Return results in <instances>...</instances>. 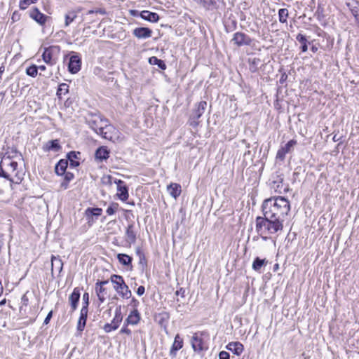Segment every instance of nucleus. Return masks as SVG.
I'll return each instance as SVG.
<instances>
[{
	"label": "nucleus",
	"mask_w": 359,
	"mask_h": 359,
	"mask_svg": "<svg viewBox=\"0 0 359 359\" xmlns=\"http://www.w3.org/2000/svg\"><path fill=\"white\" fill-rule=\"evenodd\" d=\"M117 259L122 265L126 266H131L133 258L130 256L119 253L117 255Z\"/></svg>",
	"instance_id": "a878e982"
},
{
	"label": "nucleus",
	"mask_w": 359,
	"mask_h": 359,
	"mask_svg": "<svg viewBox=\"0 0 359 359\" xmlns=\"http://www.w3.org/2000/svg\"><path fill=\"white\" fill-rule=\"evenodd\" d=\"M134 223L132 222L128 224L126 231V241L128 244H134L136 241V233L134 231Z\"/></svg>",
	"instance_id": "dca6fc26"
},
{
	"label": "nucleus",
	"mask_w": 359,
	"mask_h": 359,
	"mask_svg": "<svg viewBox=\"0 0 359 359\" xmlns=\"http://www.w3.org/2000/svg\"><path fill=\"white\" fill-rule=\"evenodd\" d=\"M152 32L148 27H139L133 30V35L138 39H146L151 36Z\"/></svg>",
	"instance_id": "9d476101"
},
{
	"label": "nucleus",
	"mask_w": 359,
	"mask_h": 359,
	"mask_svg": "<svg viewBox=\"0 0 359 359\" xmlns=\"http://www.w3.org/2000/svg\"><path fill=\"white\" fill-rule=\"evenodd\" d=\"M140 320L141 316L138 310L137 309H134L130 312L128 318L125 320V324H126V325H136L140 323Z\"/></svg>",
	"instance_id": "4468645a"
},
{
	"label": "nucleus",
	"mask_w": 359,
	"mask_h": 359,
	"mask_svg": "<svg viewBox=\"0 0 359 359\" xmlns=\"http://www.w3.org/2000/svg\"><path fill=\"white\" fill-rule=\"evenodd\" d=\"M145 292V288L144 286L141 285L140 286L137 290V294L139 295V296H142L144 294Z\"/></svg>",
	"instance_id": "864d4df0"
},
{
	"label": "nucleus",
	"mask_w": 359,
	"mask_h": 359,
	"mask_svg": "<svg viewBox=\"0 0 359 359\" xmlns=\"http://www.w3.org/2000/svg\"><path fill=\"white\" fill-rule=\"evenodd\" d=\"M68 166L67 160L61 159L55 167V172L57 175H63L65 172H66V169Z\"/></svg>",
	"instance_id": "393cba45"
},
{
	"label": "nucleus",
	"mask_w": 359,
	"mask_h": 359,
	"mask_svg": "<svg viewBox=\"0 0 359 359\" xmlns=\"http://www.w3.org/2000/svg\"><path fill=\"white\" fill-rule=\"evenodd\" d=\"M140 16L144 20L150 22H157L160 18L158 13L149 11H142L140 13Z\"/></svg>",
	"instance_id": "aec40b11"
},
{
	"label": "nucleus",
	"mask_w": 359,
	"mask_h": 359,
	"mask_svg": "<svg viewBox=\"0 0 359 359\" xmlns=\"http://www.w3.org/2000/svg\"><path fill=\"white\" fill-rule=\"evenodd\" d=\"M207 107L206 101H201L198 103L196 108L194 110L189 118V124L192 127H197L199 125L198 119L205 112Z\"/></svg>",
	"instance_id": "39448f33"
},
{
	"label": "nucleus",
	"mask_w": 359,
	"mask_h": 359,
	"mask_svg": "<svg viewBox=\"0 0 359 359\" xmlns=\"http://www.w3.org/2000/svg\"><path fill=\"white\" fill-rule=\"evenodd\" d=\"M64 177V182L61 183V187H62L64 189H67L68 184L70 181H72L74 177V175L70 172H66L63 174Z\"/></svg>",
	"instance_id": "72a5a7b5"
},
{
	"label": "nucleus",
	"mask_w": 359,
	"mask_h": 359,
	"mask_svg": "<svg viewBox=\"0 0 359 359\" xmlns=\"http://www.w3.org/2000/svg\"><path fill=\"white\" fill-rule=\"evenodd\" d=\"M203 333H195L191 340V346L194 351L201 352L205 349L204 342L201 336Z\"/></svg>",
	"instance_id": "9b49d317"
},
{
	"label": "nucleus",
	"mask_w": 359,
	"mask_h": 359,
	"mask_svg": "<svg viewBox=\"0 0 359 359\" xmlns=\"http://www.w3.org/2000/svg\"><path fill=\"white\" fill-rule=\"evenodd\" d=\"M0 177H2L11 182H13V179L11 177V173L7 170H4V168L2 166V162L0 163Z\"/></svg>",
	"instance_id": "58836bf2"
},
{
	"label": "nucleus",
	"mask_w": 359,
	"mask_h": 359,
	"mask_svg": "<svg viewBox=\"0 0 359 359\" xmlns=\"http://www.w3.org/2000/svg\"><path fill=\"white\" fill-rule=\"evenodd\" d=\"M77 18V12L69 11L65 15V26L68 27Z\"/></svg>",
	"instance_id": "cd10ccee"
},
{
	"label": "nucleus",
	"mask_w": 359,
	"mask_h": 359,
	"mask_svg": "<svg viewBox=\"0 0 359 359\" xmlns=\"http://www.w3.org/2000/svg\"><path fill=\"white\" fill-rule=\"evenodd\" d=\"M123 320V316L121 314V306H118L115 310V316L110 323H106L104 325V330L105 332L109 333L113 330H116L119 327Z\"/></svg>",
	"instance_id": "423d86ee"
},
{
	"label": "nucleus",
	"mask_w": 359,
	"mask_h": 359,
	"mask_svg": "<svg viewBox=\"0 0 359 359\" xmlns=\"http://www.w3.org/2000/svg\"><path fill=\"white\" fill-rule=\"evenodd\" d=\"M5 304V300L0 302V306Z\"/></svg>",
	"instance_id": "0e129e2a"
},
{
	"label": "nucleus",
	"mask_w": 359,
	"mask_h": 359,
	"mask_svg": "<svg viewBox=\"0 0 359 359\" xmlns=\"http://www.w3.org/2000/svg\"><path fill=\"white\" fill-rule=\"evenodd\" d=\"M260 62L259 58H254L250 61V69L252 72H255L257 70V65Z\"/></svg>",
	"instance_id": "79ce46f5"
},
{
	"label": "nucleus",
	"mask_w": 359,
	"mask_h": 359,
	"mask_svg": "<svg viewBox=\"0 0 359 359\" xmlns=\"http://www.w3.org/2000/svg\"><path fill=\"white\" fill-rule=\"evenodd\" d=\"M60 53V48L59 46H50L44 48L42 58L47 65L53 66L56 64Z\"/></svg>",
	"instance_id": "20e7f679"
},
{
	"label": "nucleus",
	"mask_w": 359,
	"mask_h": 359,
	"mask_svg": "<svg viewBox=\"0 0 359 359\" xmlns=\"http://www.w3.org/2000/svg\"><path fill=\"white\" fill-rule=\"evenodd\" d=\"M137 253H138V254H139V255H140V262H142V259H144V255L142 253H141V252H140V250H138V251H137Z\"/></svg>",
	"instance_id": "bf43d9fd"
},
{
	"label": "nucleus",
	"mask_w": 359,
	"mask_h": 359,
	"mask_svg": "<svg viewBox=\"0 0 359 359\" xmlns=\"http://www.w3.org/2000/svg\"><path fill=\"white\" fill-rule=\"evenodd\" d=\"M219 359H230L229 353L222 351L219 353Z\"/></svg>",
	"instance_id": "09e8293b"
},
{
	"label": "nucleus",
	"mask_w": 359,
	"mask_h": 359,
	"mask_svg": "<svg viewBox=\"0 0 359 359\" xmlns=\"http://www.w3.org/2000/svg\"><path fill=\"white\" fill-rule=\"evenodd\" d=\"M61 149H62V147L60 144V141L58 140H53L48 141L43 147V149L46 152H48L50 151L57 152V151H60Z\"/></svg>",
	"instance_id": "a211bd4d"
},
{
	"label": "nucleus",
	"mask_w": 359,
	"mask_h": 359,
	"mask_svg": "<svg viewBox=\"0 0 359 359\" xmlns=\"http://www.w3.org/2000/svg\"><path fill=\"white\" fill-rule=\"evenodd\" d=\"M311 50L312 52L316 53L318 50V48L316 46H312Z\"/></svg>",
	"instance_id": "052dcab7"
},
{
	"label": "nucleus",
	"mask_w": 359,
	"mask_h": 359,
	"mask_svg": "<svg viewBox=\"0 0 359 359\" xmlns=\"http://www.w3.org/2000/svg\"><path fill=\"white\" fill-rule=\"evenodd\" d=\"M55 264L57 266L58 271L60 272L62 269L63 263L60 258H57L55 256L52 255L51 256V273H52V276H53V271H54L53 268H54Z\"/></svg>",
	"instance_id": "7c9ffc66"
},
{
	"label": "nucleus",
	"mask_w": 359,
	"mask_h": 359,
	"mask_svg": "<svg viewBox=\"0 0 359 359\" xmlns=\"http://www.w3.org/2000/svg\"><path fill=\"white\" fill-rule=\"evenodd\" d=\"M29 16L41 25H43L48 18L45 14L41 13L40 11L36 7L30 11Z\"/></svg>",
	"instance_id": "f8f14e48"
},
{
	"label": "nucleus",
	"mask_w": 359,
	"mask_h": 359,
	"mask_svg": "<svg viewBox=\"0 0 359 359\" xmlns=\"http://www.w3.org/2000/svg\"><path fill=\"white\" fill-rule=\"evenodd\" d=\"M286 154L287 153L281 147L277 151L276 158L280 161H283L285 158Z\"/></svg>",
	"instance_id": "37998d69"
},
{
	"label": "nucleus",
	"mask_w": 359,
	"mask_h": 359,
	"mask_svg": "<svg viewBox=\"0 0 359 359\" xmlns=\"http://www.w3.org/2000/svg\"><path fill=\"white\" fill-rule=\"evenodd\" d=\"M205 6L208 9H212L217 7V2L215 0H206L205 1Z\"/></svg>",
	"instance_id": "c03bdc74"
},
{
	"label": "nucleus",
	"mask_w": 359,
	"mask_h": 359,
	"mask_svg": "<svg viewBox=\"0 0 359 359\" xmlns=\"http://www.w3.org/2000/svg\"><path fill=\"white\" fill-rule=\"evenodd\" d=\"M176 295H180L182 297H185V290L182 287H180L175 292Z\"/></svg>",
	"instance_id": "3c124183"
},
{
	"label": "nucleus",
	"mask_w": 359,
	"mask_h": 359,
	"mask_svg": "<svg viewBox=\"0 0 359 359\" xmlns=\"http://www.w3.org/2000/svg\"><path fill=\"white\" fill-rule=\"evenodd\" d=\"M267 263L266 259H260L259 257H256L252 263V269L256 271H259L261 268Z\"/></svg>",
	"instance_id": "2f4dec72"
},
{
	"label": "nucleus",
	"mask_w": 359,
	"mask_h": 359,
	"mask_svg": "<svg viewBox=\"0 0 359 359\" xmlns=\"http://www.w3.org/2000/svg\"><path fill=\"white\" fill-rule=\"evenodd\" d=\"M95 292L97 295L98 299L101 303L105 301L106 288L95 284Z\"/></svg>",
	"instance_id": "473e14b6"
},
{
	"label": "nucleus",
	"mask_w": 359,
	"mask_h": 359,
	"mask_svg": "<svg viewBox=\"0 0 359 359\" xmlns=\"http://www.w3.org/2000/svg\"><path fill=\"white\" fill-rule=\"evenodd\" d=\"M226 348L231 351L233 354L240 355L244 350V346L239 341H232L226 345Z\"/></svg>",
	"instance_id": "f3484780"
},
{
	"label": "nucleus",
	"mask_w": 359,
	"mask_h": 359,
	"mask_svg": "<svg viewBox=\"0 0 359 359\" xmlns=\"http://www.w3.org/2000/svg\"><path fill=\"white\" fill-rule=\"evenodd\" d=\"M183 346V339L177 334L174 339V342L170 351V355L175 358L177 355V351L181 349Z\"/></svg>",
	"instance_id": "6ab92c4d"
},
{
	"label": "nucleus",
	"mask_w": 359,
	"mask_h": 359,
	"mask_svg": "<svg viewBox=\"0 0 359 359\" xmlns=\"http://www.w3.org/2000/svg\"><path fill=\"white\" fill-rule=\"evenodd\" d=\"M118 208V204L117 203H112L107 209L106 212L108 215H114Z\"/></svg>",
	"instance_id": "ea45409f"
},
{
	"label": "nucleus",
	"mask_w": 359,
	"mask_h": 359,
	"mask_svg": "<svg viewBox=\"0 0 359 359\" xmlns=\"http://www.w3.org/2000/svg\"><path fill=\"white\" fill-rule=\"evenodd\" d=\"M167 189L170 195L175 199L180 196L182 192L181 186L177 183H171L168 186Z\"/></svg>",
	"instance_id": "5701e85b"
},
{
	"label": "nucleus",
	"mask_w": 359,
	"mask_h": 359,
	"mask_svg": "<svg viewBox=\"0 0 359 359\" xmlns=\"http://www.w3.org/2000/svg\"><path fill=\"white\" fill-rule=\"evenodd\" d=\"M81 66V59L78 53H73L71 55L68 64V71L71 74H76L80 69Z\"/></svg>",
	"instance_id": "6e6552de"
},
{
	"label": "nucleus",
	"mask_w": 359,
	"mask_h": 359,
	"mask_svg": "<svg viewBox=\"0 0 359 359\" xmlns=\"http://www.w3.org/2000/svg\"><path fill=\"white\" fill-rule=\"evenodd\" d=\"M149 63L152 65H157L162 70H165L166 69V65L164 61L155 56H152L149 58Z\"/></svg>",
	"instance_id": "c85d7f7f"
},
{
	"label": "nucleus",
	"mask_w": 359,
	"mask_h": 359,
	"mask_svg": "<svg viewBox=\"0 0 359 359\" xmlns=\"http://www.w3.org/2000/svg\"><path fill=\"white\" fill-rule=\"evenodd\" d=\"M297 144V141L294 140H291L289 142H287V144H285L284 147H282V148L287 152L290 153L291 152L292 148Z\"/></svg>",
	"instance_id": "a19ab883"
},
{
	"label": "nucleus",
	"mask_w": 359,
	"mask_h": 359,
	"mask_svg": "<svg viewBox=\"0 0 359 359\" xmlns=\"http://www.w3.org/2000/svg\"><path fill=\"white\" fill-rule=\"evenodd\" d=\"M111 282L114 284V290L123 299H129L132 296V292L128 286L126 284L123 278L120 275L113 274L110 278Z\"/></svg>",
	"instance_id": "7ed1b4c3"
},
{
	"label": "nucleus",
	"mask_w": 359,
	"mask_h": 359,
	"mask_svg": "<svg viewBox=\"0 0 359 359\" xmlns=\"http://www.w3.org/2000/svg\"><path fill=\"white\" fill-rule=\"evenodd\" d=\"M18 163L15 161H10L7 165V167L4 168V170L8 171L11 173V176L13 173H15L18 168Z\"/></svg>",
	"instance_id": "4c0bfd02"
},
{
	"label": "nucleus",
	"mask_w": 359,
	"mask_h": 359,
	"mask_svg": "<svg viewBox=\"0 0 359 359\" xmlns=\"http://www.w3.org/2000/svg\"><path fill=\"white\" fill-rule=\"evenodd\" d=\"M114 183L117 185V197L122 201H126L129 197L128 188L121 180H115Z\"/></svg>",
	"instance_id": "1a4fd4ad"
},
{
	"label": "nucleus",
	"mask_w": 359,
	"mask_h": 359,
	"mask_svg": "<svg viewBox=\"0 0 359 359\" xmlns=\"http://www.w3.org/2000/svg\"><path fill=\"white\" fill-rule=\"evenodd\" d=\"M20 15L18 12H14L12 15V21L16 22L20 20Z\"/></svg>",
	"instance_id": "603ef678"
},
{
	"label": "nucleus",
	"mask_w": 359,
	"mask_h": 359,
	"mask_svg": "<svg viewBox=\"0 0 359 359\" xmlns=\"http://www.w3.org/2000/svg\"><path fill=\"white\" fill-rule=\"evenodd\" d=\"M38 0H30V1L32 2V4H34Z\"/></svg>",
	"instance_id": "338daca9"
},
{
	"label": "nucleus",
	"mask_w": 359,
	"mask_h": 359,
	"mask_svg": "<svg viewBox=\"0 0 359 359\" xmlns=\"http://www.w3.org/2000/svg\"><path fill=\"white\" fill-rule=\"evenodd\" d=\"M252 39L244 32H237L234 33L231 41L238 47L251 46Z\"/></svg>",
	"instance_id": "0eeeda50"
},
{
	"label": "nucleus",
	"mask_w": 359,
	"mask_h": 359,
	"mask_svg": "<svg viewBox=\"0 0 359 359\" xmlns=\"http://www.w3.org/2000/svg\"><path fill=\"white\" fill-rule=\"evenodd\" d=\"M278 264H276L274 266V270H276V269H278Z\"/></svg>",
	"instance_id": "69168bd1"
},
{
	"label": "nucleus",
	"mask_w": 359,
	"mask_h": 359,
	"mask_svg": "<svg viewBox=\"0 0 359 359\" xmlns=\"http://www.w3.org/2000/svg\"><path fill=\"white\" fill-rule=\"evenodd\" d=\"M346 5L348 7L355 20L359 22V2L355 0H348Z\"/></svg>",
	"instance_id": "412c9836"
},
{
	"label": "nucleus",
	"mask_w": 359,
	"mask_h": 359,
	"mask_svg": "<svg viewBox=\"0 0 359 359\" xmlns=\"http://www.w3.org/2000/svg\"><path fill=\"white\" fill-rule=\"evenodd\" d=\"M80 295V289L79 287H75L72 293L69 297V302L70 303L72 311H74L77 309Z\"/></svg>",
	"instance_id": "2eb2a0df"
},
{
	"label": "nucleus",
	"mask_w": 359,
	"mask_h": 359,
	"mask_svg": "<svg viewBox=\"0 0 359 359\" xmlns=\"http://www.w3.org/2000/svg\"><path fill=\"white\" fill-rule=\"evenodd\" d=\"M31 4L30 0H21L20 1V8L21 10H25Z\"/></svg>",
	"instance_id": "49530a36"
},
{
	"label": "nucleus",
	"mask_w": 359,
	"mask_h": 359,
	"mask_svg": "<svg viewBox=\"0 0 359 359\" xmlns=\"http://www.w3.org/2000/svg\"><path fill=\"white\" fill-rule=\"evenodd\" d=\"M26 74L32 77H36L38 74V66L32 65L26 69Z\"/></svg>",
	"instance_id": "e433bc0d"
},
{
	"label": "nucleus",
	"mask_w": 359,
	"mask_h": 359,
	"mask_svg": "<svg viewBox=\"0 0 359 359\" xmlns=\"http://www.w3.org/2000/svg\"><path fill=\"white\" fill-rule=\"evenodd\" d=\"M288 10L287 8H280L278 11V19L280 22L286 23L288 18Z\"/></svg>",
	"instance_id": "f704fd0d"
},
{
	"label": "nucleus",
	"mask_w": 359,
	"mask_h": 359,
	"mask_svg": "<svg viewBox=\"0 0 359 359\" xmlns=\"http://www.w3.org/2000/svg\"><path fill=\"white\" fill-rule=\"evenodd\" d=\"M81 154L79 151H72L67 154V160L70 162L71 168H76L79 165V162L75 161V159L79 158V156Z\"/></svg>",
	"instance_id": "b1692460"
},
{
	"label": "nucleus",
	"mask_w": 359,
	"mask_h": 359,
	"mask_svg": "<svg viewBox=\"0 0 359 359\" xmlns=\"http://www.w3.org/2000/svg\"><path fill=\"white\" fill-rule=\"evenodd\" d=\"M88 309L81 308L80 311V316L77 323L76 330L81 332L83 331L87 321Z\"/></svg>",
	"instance_id": "ddd939ff"
},
{
	"label": "nucleus",
	"mask_w": 359,
	"mask_h": 359,
	"mask_svg": "<svg viewBox=\"0 0 359 359\" xmlns=\"http://www.w3.org/2000/svg\"><path fill=\"white\" fill-rule=\"evenodd\" d=\"M296 40L301 43L300 49L302 52H306L308 50V41L306 36L299 33L297 35Z\"/></svg>",
	"instance_id": "bb28decb"
},
{
	"label": "nucleus",
	"mask_w": 359,
	"mask_h": 359,
	"mask_svg": "<svg viewBox=\"0 0 359 359\" xmlns=\"http://www.w3.org/2000/svg\"><path fill=\"white\" fill-rule=\"evenodd\" d=\"M69 92V86L65 83H62L59 85V87L57 90V96L61 99L62 95H65Z\"/></svg>",
	"instance_id": "c9c22d12"
},
{
	"label": "nucleus",
	"mask_w": 359,
	"mask_h": 359,
	"mask_svg": "<svg viewBox=\"0 0 359 359\" xmlns=\"http://www.w3.org/2000/svg\"><path fill=\"white\" fill-rule=\"evenodd\" d=\"M139 301L136 299L135 298H133L131 299L130 305L134 307V309H137V306L139 305Z\"/></svg>",
	"instance_id": "5fc2aeb1"
},
{
	"label": "nucleus",
	"mask_w": 359,
	"mask_h": 359,
	"mask_svg": "<svg viewBox=\"0 0 359 359\" xmlns=\"http://www.w3.org/2000/svg\"><path fill=\"white\" fill-rule=\"evenodd\" d=\"M52 317H53V311H50L46 316V317L43 321V325H48L50 323V320Z\"/></svg>",
	"instance_id": "8fccbe9b"
},
{
	"label": "nucleus",
	"mask_w": 359,
	"mask_h": 359,
	"mask_svg": "<svg viewBox=\"0 0 359 359\" xmlns=\"http://www.w3.org/2000/svg\"><path fill=\"white\" fill-rule=\"evenodd\" d=\"M22 301L23 302L24 304H27V302H28V299L26 297V295L22 296Z\"/></svg>",
	"instance_id": "4d7b16f0"
},
{
	"label": "nucleus",
	"mask_w": 359,
	"mask_h": 359,
	"mask_svg": "<svg viewBox=\"0 0 359 359\" xmlns=\"http://www.w3.org/2000/svg\"><path fill=\"white\" fill-rule=\"evenodd\" d=\"M46 69V67L44 65H41V66L38 67V69H40L41 71H45Z\"/></svg>",
	"instance_id": "680f3d73"
},
{
	"label": "nucleus",
	"mask_w": 359,
	"mask_h": 359,
	"mask_svg": "<svg viewBox=\"0 0 359 359\" xmlns=\"http://www.w3.org/2000/svg\"><path fill=\"white\" fill-rule=\"evenodd\" d=\"M0 95H1V96H2V97H4V95H5V93H0Z\"/></svg>",
	"instance_id": "774afa93"
},
{
	"label": "nucleus",
	"mask_w": 359,
	"mask_h": 359,
	"mask_svg": "<svg viewBox=\"0 0 359 359\" xmlns=\"http://www.w3.org/2000/svg\"><path fill=\"white\" fill-rule=\"evenodd\" d=\"M107 180H108V181H107V184H111V176L108 175V176H107Z\"/></svg>",
	"instance_id": "e2e57ef3"
},
{
	"label": "nucleus",
	"mask_w": 359,
	"mask_h": 359,
	"mask_svg": "<svg viewBox=\"0 0 359 359\" xmlns=\"http://www.w3.org/2000/svg\"><path fill=\"white\" fill-rule=\"evenodd\" d=\"M108 283H109L108 280H98L96 283V285L103 287L104 285H107Z\"/></svg>",
	"instance_id": "6e6d98bb"
},
{
	"label": "nucleus",
	"mask_w": 359,
	"mask_h": 359,
	"mask_svg": "<svg viewBox=\"0 0 359 359\" xmlns=\"http://www.w3.org/2000/svg\"><path fill=\"white\" fill-rule=\"evenodd\" d=\"M95 157L100 162L106 161L109 157V151L107 149V147H100L95 151Z\"/></svg>",
	"instance_id": "4be33fe9"
},
{
	"label": "nucleus",
	"mask_w": 359,
	"mask_h": 359,
	"mask_svg": "<svg viewBox=\"0 0 359 359\" xmlns=\"http://www.w3.org/2000/svg\"><path fill=\"white\" fill-rule=\"evenodd\" d=\"M89 305V294L88 292H85L83 294V306L82 308L86 307V309H88Z\"/></svg>",
	"instance_id": "a18cd8bd"
},
{
	"label": "nucleus",
	"mask_w": 359,
	"mask_h": 359,
	"mask_svg": "<svg viewBox=\"0 0 359 359\" xmlns=\"http://www.w3.org/2000/svg\"><path fill=\"white\" fill-rule=\"evenodd\" d=\"M86 121L89 127L97 135H102L105 139H111L108 130L111 126L109 124L107 118L100 114H89L86 118Z\"/></svg>",
	"instance_id": "f03ea898"
},
{
	"label": "nucleus",
	"mask_w": 359,
	"mask_h": 359,
	"mask_svg": "<svg viewBox=\"0 0 359 359\" xmlns=\"http://www.w3.org/2000/svg\"><path fill=\"white\" fill-rule=\"evenodd\" d=\"M121 334H126L127 335L130 336L131 335V330L128 328V325L126 324H123V327L120 330Z\"/></svg>",
	"instance_id": "de8ad7c7"
},
{
	"label": "nucleus",
	"mask_w": 359,
	"mask_h": 359,
	"mask_svg": "<svg viewBox=\"0 0 359 359\" xmlns=\"http://www.w3.org/2000/svg\"><path fill=\"white\" fill-rule=\"evenodd\" d=\"M102 212V208H88L86 210V216L89 218L95 216L96 217L101 215Z\"/></svg>",
	"instance_id": "c756f323"
},
{
	"label": "nucleus",
	"mask_w": 359,
	"mask_h": 359,
	"mask_svg": "<svg viewBox=\"0 0 359 359\" xmlns=\"http://www.w3.org/2000/svg\"><path fill=\"white\" fill-rule=\"evenodd\" d=\"M262 209L263 217L256 218V231L264 241L268 235L281 232L285 217L290 210V201L283 196L271 197L264 201Z\"/></svg>",
	"instance_id": "f257e3e1"
},
{
	"label": "nucleus",
	"mask_w": 359,
	"mask_h": 359,
	"mask_svg": "<svg viewBox=\"0 0 359 359\" xmlns=\"http://www.w3.org/2000/svg\"><path fill=\"white\" fill-rule=\"evenodd\" d=\"M4 71H5V67L4 65H2L0 67V76H2V74L4 72Z\"/></svg>",
	"instance_id": "13d9d810"
}]
</instances>
